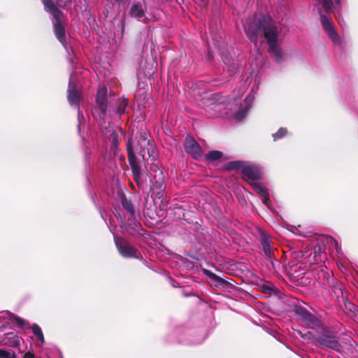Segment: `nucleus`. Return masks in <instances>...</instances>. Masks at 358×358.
<instances>
[{
    "label": "nucleus",
    "mask_w": 358,
    "mask_h": 358,
    "mask_svg": "<svg viewBox=\"0 0 358 358\" xmlns=\"http://www.w3.org/2000/svg\"><path fill=\"white\" fill-rule=\"evenodd\" d=\"M245 33L249 39L257 45L264 38L268 46V50L278 63L283 60L281 50L282 41V29L277 27L270 17H255L253 21L248 20L244 25Z\"/></svg>",
    "instance_id": "1"
},
{
    "label": "nucleus",
    "mask_w": 358,
    "mask_h": 358,
    "mask_svg": "<svg viewBox=\"0 0 358 358\" xmlns=\"http://www.w3.org/2000/svg\"><path fill=\"white\" fill-rule=\"evenodd\" d=\"M113 99L110 96H108V90L106 86L101 87L96 94V103L98 104L100 113L97 115L93 113V115L99 120L101 127L110 135H114L115 132L111 129L110 123L112 120H118L120 114L124 111L127 106V102L124 99H118V106L113 107Z\"/></svg>",
    "instance_id": "2"
},
{
    "label": "nucleus",
    "mask_w": 358,
    "mask_h": 358,
    "mask_svg": "<svg viewBox=\"0 0 358 358\" xmlns=\"http://www.w3.org/2000/svg\"><path fill=\"white\" fill-rule=\"evenodd\" d=\"M42 1L45 10L50 13L53 18L54 31L57 38L64 48L67 49L63 13L55 6L52 0H42Z\"/></svg>",
    "instance_id": "3"
},
{
    "label": "nucleus",
    "mask_w": 358,
    "mask_h": 358,
    "mask_svg": "<svg viewBox=\"0 0 358 358\" xmlns=\"http://www.w3.org/2000/svg\"><path fill=\"white\" fill-rule=\"evenodd\" d=\"M148 134H141L138 141L136 151L143 161L154 159L156 152L155 145L152 141L148 138Z\"/></svg>",
    "instance_id": "4"
},
{
    "label": "nucleus",
    "mask_w": 358,
    "mask_h": 358,
    "mask_svg": "<svg viewBox=\"0 0 358 358\" xmlns=\"http://www.w3.org/2000/svg\"><path fill=\"white\" fill-rule=\"evenodd\" d=\"M114 241L119 252L127 258H139L140 252L124 239L114 236Z\"/></svg>",
    "instance_id": "5"
},
{
    "label": "nucleus",
    "mask_w": 358,
    "mask_h": 358,
    "mask_svg": "<svg viewBox=\"0 0 358 358\" xmlns=\"http://www.w3.org/2000/svg\"><path fill=\"white\" fill-rule=\"evenodd\" d=\"M319 13L320 15V22L322 25L331 39L332 42L334 44H340L341 38L337 31L335 30L334 25L331 19L329 17L324 15L322 10H320Z\"/></svg>",
    "instance_id": "6"
},
{
    "label": "nucleus",
    "mask_w": 358,
    "mask_h": 358,
    "mask_svg": "<svg viewBox=\"0 0 358 358\" xmlns=\"http://www.w3.org/2000/svg\"><path fill=\"white\" fill-rule=\"evenodd\" d=\"M127 150L128 152V161L131 168L134 178L139 183L141 179V169L138 165L139 160L134 152L130 141L127 143Z\"/></svg>",
    "instance_id": "7"
},
{
    "label": "nucleus",
    "mask_w": 358,
    "mask_h": 358,
    "mask_svg": "<svg viewBox=\"0 0 358 358\" xmlns=\"http://www.w3.org/2000/svg\"><path fill=\"white\" fill-rule=\"evenodd\" d=\"M327 13L332 11L338 19V23L342 25V20L340 19V11L341 10V0H319Z\"/></svg>",
    "instance_id": "8"
},
{
    "label": "nucleus",
    "mask_w": 358,
    "mask_h": 358,
    "mask_svg": "<svg viewBox=\"0 0 358 358\" xmlns=\"http://www.w3.org/2000/svg\"><path fill=\"white\" fill-rule=\"evenodd\" d=\"M183 145L185 151L193 158L199 159L201 157V148L192 137H186Z\"/></svg>",
    "instance_id": "9"
},
{
    "label": "nucleus",
    "mask_w": 358,
    "mask_h": 358,
    "mask_svg": "<svg viewBox=\"0 0 358 358\" xmlns=\"http://www.w3.org/2000/svg\"><path fill=\"white\" fill-rule=\"evenodd\" d=\"M76 74L72 73L69 78V89H68V100L71 105L78 106L80 101V95L76 90L75 83Z\"/></svg>",
    "instance_id": "10"
},
{
    "label": "nucleus",
    "mask_w": 358,
    "mask_h": 358,
    "mask_svg": "<svg viewBox=\"0 0 358 358\" xmlns=\"http://www.w3.org/2000/svg\"><path fill=\"white\" fill-rule=\"evenodd\" d=\"M316 342L322 347L329 348L336 351H340V344L335 336L322 335L316 338Z\"/></svg>",
    "instance_id": "11"
},
{
    "label": "nucleus",
    "mask_w": 358,
    "mask_h": 358,
    "mask_svg": "<svg viewBox=\"0 0 358 358\" xmlns=\"http://www.w3.org/2000/svg\"><path fill=\"white\" fill-rule=\"evenodd\" d=\"M297 313L302 322L308 328H314L319 324V320L312 314L303 308H299Z\"/></svg>",
    "instance_id": "12"
},
{
    "label": "nucleus",
    "mask_w": 358,
    "mask_h": 358,
    "mask_svg": "<svg viewBox=\"0 0 358 358\" xmlns=\"http://www.w3.org/2000/svg\"><path fill=\"white\" fill-rule=\"evenodd\" d=\"M241 172L244 176L252 180H257L261 176L259 167L253 164L243 166L241 169Z\"/></svg>",
    "instance_id": "13"
},
{
    "label": "nucleus",
    "mask_w": 358,
    "mask_h": 358,
    "mask_svg": "<svg viewBox=\"0 0 358 358\" xmlns=\"http://www.w3.org/2000/svg\"><path fill=\"white\" fill-rule=\"evenodd\" d=\"M253 189L260 194L262 197V202L266 206H269L270 199L268 197V192L267 189L262 184L254 182L252 184Z\"/></svg>",
    "instance_id": "14"
},
{
    "label": "nucleus",
    "mask_w": 358,
    "mask_h": 358,
    "mask_svg": "<svg viewBox=\"0 0 358 358\" xmlns=\"http://www.w3.org/2000/svg\"><path fill=\"white\" fill-rule=\"evenodd\" d=\"M254 97L253 96H248L245 100V106L243 108L240 109L238 112H236L234 115V119L236 121L242 120L246 115L248 110L252 106L253 102Z\"/></svg>",
    "instance_id": "15"
},
{
    "label": "nucleus",
    "mask_w": 358,
    "mask_h": 358,
    "mask_svg": "<svg viewBox=\"0 0 358 358\" xmlns=\"http://www.w3.org/2000/svg\"><path fill=\"white\" fill-rule=\"evenodd\" d=\"M4 341L5 345H9L13 348H17L24 343V340L22 337L13 333L8 334Z\"/></svg>",
    "instance_id": "16"
},
{
    "label": "nucleus",
    "mask_w": 358,
    "mask_h": 358,
    "mask_svg": "<svg viewBox=\"0 0 358 358\" xmlns=\"http://www.w3.org/2000/svg\"><path fill=\"white\" fill-rule=\"evenodd\" d=\"M260 241L264 250V254L268 258H271L273 255V250L271 249V245L272 243L270 238L267 237L265 234H261L260 236Z\"/></svg>",
    "instance_id": "17"
},
{
    "label": "nucleus",
    "mask_w": 358,
    "mask_h": 358,
    "mask_svg": "<svg viewBox=\"0 0 358 358\" xmlns=\"http://www.w3.org/2000/svg\"><path fill=\"white\" fill-rule=\"evenodd\" d=\"M129 14L131 17L141 20L145 15V8L141 3H135L130 8Z\"/></svg>",
    "instance_id": "18"
},
{
    "label": "nucleus",
    "mask_w": 358,
    "mask_h": 358,
    "mask_svg": "<svg viewBox=\"0 0 358 358\" xmlns=\"http://www.w3.org/2000/svg\"><path fill=\"white\" fill-rule=\"evenodd\" d=\"M122 204L124 209H126L133 217L135 218V210L131 201L128 200L124 196H122Z\"/></svg>",
    "instance_id": "19"
},
{
    "label": "nucleus",
    "mask_w": 358,
    "mask_h": 358,
    "mask_svg": "<svg viewBox=\"0 0 358 358\" xmlns=\"http://www.w3.org/2000/svg\"><path fill=\"white\" fill-rule=\"evenodd\" d=\"M31 328L33 334L36 336L37 339L41 341V344H43L45 343V338L41 327L38 324H34Z\"/></svg>",
    "instance_id": "20"
},
{
    "label": "nucleus",
    "mask_w": 358,
    "mask_h": 358,
    "mask_svg": "<svg viewBox=\"0 0 358 358\" xmlns=\"http://www.w3.org/2000/svg\"><path fill=\"white\" fill-rule=\"evenodd\" d=\"M222 156V153L220 151L217 150H213L210 151L206 155V159L208 162H214L220 158H221Z\"/></svg>",
    "instance_id": "21"
},
{
    "label": "nucleus",
    "mask_w": 358,
    "mask_h": 358,
    "mask_svg": "<svg viewBox=\"0 0 358 358\" xmlns=\"http://www.w3.org/2000/svg\"><path fill=\"white\" fill-rule=\"evenodd\" d=\"M80 3L81 0H73ZM72 0H56L57 4L62 8L70 9Z\"/></svg>",
    "instance_id": "22"
},
{
    "label": "nucleus",
    "mask_w": 358,
    "mask_h": 358,
    "mask_svg": "<svg viewBox=\"0 0 358 358\" xmlns=\"http://www.w3.org/2000/svg\"><path fill=\"white\" fill-rule=\"evenodd\" d=\"M203 273L216 282L220 283V282H222V279L219 276H217L216 274L213 273V272H211L209 270L203 269Z\"/></svg>",
    "instance_id": "23"
},
{
    "label": "nucleus",
    "mask_w": 358,
    "mask_h": 358,
    "mask_svg": "<svg viewBox=\"0 0 358 358\" xmlns=\"http://www.w3.org/2000/svg\"><path fill=\"white\" fill-rule=\"evenodd\" d=\"M0 358H16V356L10 350L0 349Z\"/></svg>",
    "instance_id": "24"
},
{
    "label": "nucleus",
    "mask_w": 358,
    "mask_h": 358,
    "mask_svg": "<svg viewBox=\"0 0 358 358\" xmlns=\"http://www.w3.org/2000/svg\"><path fill=\"white\" fill-rule=\"evenodd\" d=\"M287 134V130L285 128H280L278 131L273 134V138L274 141H277L283 136H285Z\"/></svg>",
    "instance_id": "25"
},
{
    "label": "nucleus",
    "mask_w": 358,
    "mask_h": 358,
    "mask_svg": "<svg viewBox=\"0 0 358 358\" xmlns=\"http://www.w3.org/2000/svg\"><path fill=\"white\" fill-rule=\"evenodd\" d=\"M12 317L15 320V322H17V325L20 327H21V328H23L24 327L28 325V322L27 321H25L24 320L19 317L17 315H13Z\"/></svg>",
    "instance_id": "26"
},
{
    "label": "nucleus",
    "mask_w": 358,
    "mask_h": 358,
    "mask_svg": "<svg viewBox=\"0 0 358 358\" xmlns=\"http://www.w3.org/2000/svg\"><path fill=\"white\" fill-rule=\"evenodd\" d=\"M262 289L264 292L271 294L275 292V287L271 284H264L262 285Z\"/></svg>",
    "instance_id": "27"
},
{
    "label": "nucleus",
    "mask_w": 358,
    "mask_h": 358,
    "mask_svg": "<svg viewBox=\"0 0 358 358\" xmlns=\"http://www.w3.org/2000/svg\"><path fill=\"white\" fill-rule=\"evenodd\" d=\"M22 358H41V357L36 356L32 351H28L24 354Z\"/></svg>",
    "instance_id": "28"
},
{
    "label": "nucleus",
    "mask_w": 358,
    "mask_h": 358,
    "mask_svg": "<svg viewBox=\"0 0 358 358\" xmlns=\"http://www.w3.org/2000/svg\"><path fill=\"white\" fill-rule=\"evenodd\" d=\"M241 167V162H234L229 164V169H236Z\"/></svg>",
    "instance_id": "29"
},
{
    "label": "nucleus",
    "mask_w": 358,
    "mask_h": 358,
    "mask_svg": "<svg viewBox=\"0 0 358 358\" xmlns=\"http://www.w3.org/2000/svg\"><path fill=\"white\" fill-rule=\"evenodd\" d=\"M150 170L151 171H153L155 172H157L159 171V173L161 175L162 174V171H159V166H158V164H155V163H152L150 164Z\"/></svg>",
    "instance_id": "30"
},
{
    "label": "nucleus",
    "mask_w": 358,
    "mask_h": 358,
    "mask_svg": "<svg viewBox=\"0 0 358 358\" xmlns=\"http://www.w3.org/2000/svg\"><path fill=\"white\" fill-rule=\"evenodd\" d=\"M312 255H313V253L311 252V253L309 255V258H311ZM317 255H316V252H315V251H314V252H313V258H314V261H315V262H317Z\"/></svg>",
    "instance_id": "31"
},
{
    "label": "nucleus",
    "mask_w": 358,
    "mask_h": 358,
    "mask_svg": "<svg viewBox=\"0 0 358 358\" xmlns=\"http://www.w3.org/2000/svg\"><path fill=\"white\" fill-rule=\"evenodd\" d=\"M78 120H79V124H78V129H80V111L78 110Z\"/></svg>",
    "instance_id": "32"
},
{
    "label": "nucleus",
    "mask_w": 358,
    "mask_h": 358,
    "mask_svg": "<svg viewBox=\"0 0 358 358\" xmlns=\"http://www.w3.org/2000/svg\"><path fill=\"white\" fill-rule=\"evenodd\" d=\"M162 194H163V193H162V192H160L157 193V196H158L159 197L160 196H162Z\"/></svg>",
    "instance_id": "33"
}]
</instances>
